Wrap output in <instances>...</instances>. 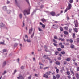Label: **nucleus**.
Wrapping results in <instances>:
<instances>
[{
	"label": "nucleus",
	"instance_id": "nucleus-1",
	"mask_svg": "<svg viewBox=\"0 0 79 79\" xmlns=\"http://www.w3.org/2000/svg\"><path fill=\"white\" fill-rule=\"evenodd\" d=\"M23 13H24L25 16H26V14L29 15L30 14V9L25 10Z\"/></svg>",
	"mask_w": 79,
	"mask_h": 79
},
{
	"label": "nucleus",
	"instance_id": "nucleus-2",
	"mask_svg": "<svg viewBox=\"0 0 79 79\" xmlns=\"http://www.w3.org/2000/svg\"><path fill=\"white\" fill-rule=\"evenodd\" d=\"M74 23L75 24V27H77L78 26V22H77V20H75Z\"/></svg>",
	"mask_w": 79,
	"mask_h": 79
},
{
	"label": "nucleus",
	"instance_id": "nucleus-3",
	"mask_svg": "<svg viewBox=\"0 0 79 79\" xmlns=\"http://www.w3.org/2000/svg\"><path fill=\"white\" fill-rule=\"evenodd\" d=\"M72 7V5L71 3H69L68 5V7H67L68 8L69 10H70L71 7Z\"/></svg>",
	"mask_w": 79,
	"mask_h": 79
},
{
	"label": "nucleus",
	"instance_id": "nucleus-4",
	"mask_svg": "<svg viewBox=\"0 0 79 79\" xmlns=\"http://www.w3.org/2000/svg\"><path fill=\"white\" fill-rule=\"evenodd\" d=\"M18 79H24V78L22 77V75H20L19 77H17Z\"/></svg>",
	"mask_w": 79,
	"mask_h": 79
},
{
	"label": "nucleus",
	"instance_id": "nucleus-5",
	"mask_svg": "<svg viewBox=\"0 0 79 79\" xmlns=\"http://www.w3.org/2000/svg\"><path fill=\"white\" fill-rule=\"evenodd\" d=\"M52 27L54 29H57L58 28V26L56 24L53 25L52 26Z\"/></svg>",
	"mask_w": 79,
	"mask_h": 79
},
{
	"label": "nucleus",
	"instance_id": "nucleus-6",
	"mask_svg": "<svg viewBox=\"0 0 79 79\" xmlns=\"http://www.w3.org/2000/svg\"><path fill=\"white\" fill-rule=\"evenodd\" d=\"M50 14L52 16H55V13L54 12H52L50 13Z\"/></svg>",
	"mask_w": 79,
	"mask_h": 79
},
{
	"label": "nucleus",
	"instance_id": "nucleus-7",
	"mask_svg": "<svg viewBox=\"0 0 79 79\" xmlns=\"http://www.w3.org/2000/svg\"><path fill=\"white\" fill-rule=\"evenodd\" d=\"M32 30H33V28H32V27H31V29L29 30V34H31L32 33Z\"/></svg>",
	"mask_w": 79,
	"mask_h": 79
},
{
	"label": "nucleus",
	"instance_id": "nucleus-8",
	"mask_svg": "<svg viewBox=\"0 0 79 79\" xmlns=\"http://www.w3.org/2000/svg\"><path fill=\"white\" fill-rule=\"evenodd\" d=\"M51 73H52V72L50 71H48V72H46L45 74H47V75H50V74H51Z\"/></svg>",
	"mask_w": 79,
	"mask_h": 79
},
{
	"label": "nucleus",
	"instance_id": "nucleus-9",
	"mask_svg": "<svg viewBox=\"0 0 79 79\" xmlns=\"http://www.w3.org/2000/svg\"><path fill=\"white\" fill-rule=\"evenodd\" d=\"M58 40H61L62 41H64V40H65V39H64L61 38H59L58 39Z\"/></svg>",
	"mask_w": 79,
	"mask_h": 79
},
{
	"label": "nucleus",
	"instance_id": "nucleus-10",
	"mask_svg": "<svg viewBox=\"0 0 79 79\" xmlns=\"http://www.w3.org/2000/svg\"><path fill=\"white\" fill-rule=\"evenodd\" d=\"M73 30L76 33H77V32H78V29L76 28H73Z\"/></svg>",
	"mask_w": 79,
	"mask_h": 79
},
{
	"label": "nucleus",
	"instance_id": "nucleus-11",
	"mask_svg": "<svg viewBox=\"0 0 79 79\" xmlns=\"http://www.w3.org/2000/svg\"><path fill=\"white\" fill-rule=\"evenodd\" d=\"M3 9L4 11H6V10H7V7H6V6H4L3 7Z\"/></svg>",
	"mask_w": 79,
	"mask_h": 79
},
{
	"label": "nucleus",
	"instance_id": "nucleus-12",
	"mask_svg": "<svg viewBox=\"0 0 79 79\" xmlns=\"http://www.w3.org/2000/svg\"><path fill=\"white\" fill-rule=\"evenodd\" d=\"M6 64V61H4L2 65V67H4Z\"/></svg>",
	"mask_w": 79,
	"mask_h": 79
},
{
	"label": "nucleus",
	"instance_id": "nucleus-13",
	"mask_svg": "<svg viewBox=\"0 0 79 79\" xmlns=\"http://www.w3.org/2000/svg\"><path fill=\"white\" fill-rule=\"evenodd\" d=\"M66 61H71V59L69 58H68L65 59Z\"/></svg>",
	"mask_w": 79,
	"mask_h": 79
},
{
	"label": "nucleus",
	"instance_id": "nucleus-14",
	"mask_svg": "<svg viewBox=\"0 0 79 79\" xmlns=\"http://www.w3.org/2000/svg\"><path fill=\"white\" fill-rule=\"evenodd\" d=\"M76 77L77 78V79H78L79 78V74L78 73H77L76 75Z\"/></svg>",
	"mask_w": 79,
	"mask_h": 79
},
{
	"label": "nucleus",
	"instance_id": "nucleus-15",
	"mask_svg": "<svg viewBox=\"0 0 79 79\" xmlns=\"http://www.w3.org/2000/svg\"><path fill=\"white\" fill-rule=\"evenodd\" d=\"M4 25L3 23H0V27H3V26H4Z\"/></svg>",
	"mask_w": 79,
	"mask_h": 79
},
{
	"label": "nucleus",
	"instance_id": "nucleus-16",
	"mask_svg": "<svg viewBox=\"0 0 79 79\" xmlns=\"http://www.w3.org/2000/svg\"><path fill=\"white\" fill-rule=\"evenodd\" d=\"M56 64H57V65H60V63L58 61H56Z\"/></svg>",
	"mask_w": 79,
	"mask_h": 79
},
{
	"label": "nucleus",
	"instance_id": "nucleus-17",
	"mask_svg": "<svg viewBox=\"0 0 79 79\" xmlns=\"http://www.w3.org/2000/svg\"><path fill=\"white\" fill-rule=\"evenodd\" d=\"M60 29V31H63V27H61V26L59 27Z\"/></svg>",
	"mask_w": 79,
	"mask_h": 79
},
{
	"label": "nucleus",
	"instance_id": "nucleus-18",
	"mask_svg": "<svg viewBox=\"0 0 79 79\" xmlns=\"http://www.w3.org/2000/svg\"><path fill=\"white\" fill-rule=\"evenodd\" d=\"M44 77H46V78H48V75L46 74H44Z\"/></svg>",
	"mask_w": 79,
	"mask_h": 79
},
{
	"label": "nucleus",
	"instance_id": "nucleus-19",
	"mask_svg": "<svg viewBox=\"0 0 79 79\" xmlns=\"http://www.w3.org/2000/svg\"><path fill=\"white\" fill-rule=\"evenodd\" d=\"M41 21H42V22H45L46 21V20H45V19L44 18H43L41 19Z\"/></svg>",
	"mask_w": 79,
	"mask_h": 79
},
{
	"label": "nucleus",
	"instance_id": "nucleus-20",
	"mask_svg": "<svg viewBox=\"0 0 79 79\" xmlns=\"http://www.w3.org/2000/svg\"><path fill=\"white\" fill-rule=\"evenodd\" d=\"M34 31H35V29L34 28V30L33 34L31 36V38H32L34 37Z\"/></svg>",
	"mask_w": 79,
	"mask_h": 79
},
{
	"label": "nucleus",
	"instance_id": "nucleus-21",
	"mask_svg": "<svg viewBox=\"0 0 79 79\" xmlns=\"http://www.w3.org/2000/svg\"><path fill=\"white\" fill-rule=\"evenodd\" d=\"M56 77L57 79H59V78H60V75L57 74L56 75Z\"/></svg>",
	"mask_w": 79,
	"mask_h": 79
},
{
	"label": "nucleus",
	"instance_id": "nucleus-22",
	"mask_svg": "<svg viewBox=\"0 0 79 79\" xmlns=\"http://www.w3.org/2000/svg\"><path fill=\"white\" fill-rule=\"evenodd\" d=\"M64 33L65 35H67V34H68V31H64Z\"/></svg>",
	"mask_w": 79,
	"mask_h": 79
},
{
	"label": "nucleus",
	"instance_id": "nucleus-23",
	"mask_svg": "<svg viewBox=\"0 0 79 79\" xmlns=\"http://www.w3.org/2000/svg\"><path fill=\"white\" fill-rule=\"evenodd\" d=\"M61 53L62 55H64L66 53V52L64 51H62L61 52Z\"/></svg>",
	"mask_w": 79,
	"mask_h": 79
},
{
	"label": "nucleus",
	"instance_id": "nucleus-24",
	"mask_svg": "<svg viewBox=\"0 0 79 79\" xmlns=\"http://www.w3.org/2000/svg\"><path fill=\"white\" fill-rule=\"evenodd\" d=\"M69 10L70 9H68V8L67 7L66 10H65L64 13H66V12H67L68 10Z\"/></svg>",
	"mask_w": 79,
	"mask_h": 79
},
{
	"label": "nucleus",
	"instance_id": "nucleus-25",
	"mask_svg": "<svg viewBox=\"0 0 79 79\" xmlns=\"http://www.w3.org/2000/svg\"><path fill=\"white\" fill-rule=\"evenodd\" d=\"M7 13L8 14H10L11 13V10H9L7 11Z\"/></svg>",
	"mask_w": 79,
	"mask_h": 79
},
{
	"label": "nucleus",
	"instance_id": "nucleus-26",
	"mask_svg": "<svg viewBox=\"0 0 79 79\" xmlns=\"http://www.w3.org/2000/svg\"><path fill=\"white\" fill-rule=\"evenodd\" d=\"M69 2L70 3H73V2H74V1H73V0H70L69 1Z\"/></svg>",
	"mask_w": 79,
	"mask_h": 79
},
{
	"label": "nucleus",
	"instance_id": "nucleus-27",
	"mask_svg": "<svg viewBox=\"0 0 79 79\" xmlns=\"http://www.w3.org/2000/svg\"><path fill=\"white\" fill-rule=\"evenodd\" d=\"M57 50L58 51H59V52H61V49L60 48H57Z\"/></svg>",
	"mask_w": 79,
	"mask_h": 79
},
{
	"label": "nucleus",
	"instance_id": "nucleus-28",
	"mask_svg": "<svg viewBox=\"0 0 79 79\" xmlns=\"http://www.w3.org/2000/svg\"><path fill=\"white\" fill-rule=\"evenodd\" d=\"M19 17L20 19H21V18H22V14H19Z\"/></svg>",
	"mask_w": 79,
	"mask_h": 79
},
{
	"label": "nucleus",
	"instance_id": "nucleus-29",
	"mask_svg": "<svg viewBox=\"0 0 79 79\" xmlns=\"http://www.w3.org/2000/svg\"><path fill=\"white\" fill-rule=\"evenodd\" d=\"M26 41L28 42H31V40L30 39H27L26 40Z\"/></svg>",
	"mask_w": 79,
	"mask_h": 79
},
{
	"label": "nucleus",
	"instance_id": "nucleus-30",
	"mask_svg": "<svg viewBox=\"0 0 79 79\" xmlns=\"http://www.w3.org/2000/svg\"><path fill=\"white\" fill-rule=\"evenodd\" d=\"M42 27H43V29H45V25L44 24H43L42 25Z\"/></svg>",
	"mask_w": 79,
	"mask_h": 79
},
{
	"label": "nucleus",
	"instance_id": "nucleus-31",
	"mask_svg": "<svg viewBox=\"0 0 79 79\" xmlns=\"http://www.w3.org/2000/svg\"><path fill=\"white\" fill-rule=\"evenodd\" d=\"M72 30H73V29H71V28H70V29H69V32L70 33H71V31H72Z\"/></svg>",
	"mask_w": 79,
	"mask_h": 79
},
{
	"label": "nucleus",
	"instance_id": "nucleus-32",
	"mask_svg": "<svg viewBox=\"0 0 79 79\" xmlns=\"http://www.w3.org/2000/svg\"><path fill=\"white\" fill-rule=\"evenodd\" d=\"M6 71H5L4 73H2V75H4L5 74H6Z\"/></svg>",
	"mask_w": 79,
	"mask_h": 79
},
{
	"label": "nucleus",
	"instance_id": "nucleus-33",
	"mask_svg": "<svg viewBox=\"0 0 79 79\" xmlns=\"http://www.w3.org/2000/svg\"><path fill=\"white\" fill-rule=\"evenodd\" d=\"M53 42H54V43H56V44H57V41L56 40H55V39L53 40Z\"/></svg>",
	"mask_w": 79,
	"mask_h": 79
},
{
	"label": "nucleus",
	"instance_id": "nucleus-34",
	"mask_svg": "<svg viewBox=\"0 0 79 79\" xmlns=\"http://www.w3.org/2000/svg\"><path fill=\"white\" fill-rule=\"evenodd\" d=\"M48 67H46L44 68L43 69H44V70H45V69H48Z\"/></svg>",
	"mask_w": 79,
	"mask_h": 79
},
{
	"label": "nucleus",
	"instance_id": "nucleus-35",
	"mask_svg": "<svg viewBox=\"0 0 79 79\" xmlns=\"http://www.w3.org/2000/svg\"><path fill=\"white\" fill-rule=\"evenodd\" d=\"M71 47L72 48H74V46L73 45H72L71 46Z\"/></svg>",
	"mask_w": 79,
	"mask_h": 79
},
{
	"label": "nucleus",
	"instance_id": "nucleus-36",
	"mask_svg": "<svg viewBox=\"0 0 79 79\" xmlns=\"http://www.w3.org/2000/svg\"><path fill=\"white\" fill-rule=\"evenodd\" d=\"M64 28L66 30H68V27L65 26L64 27Z\"/></svg>",
	"mask_w": 79,
	"mask_h": 79
},
{
	"label": "nucleus",
	"instance_id": "nucleus-37",
	"mask_svg": "<svg viewBox=\"0 0 79 79\" xmlns=\"http://www.w3.org/2000/svg\"><path fill=\"white\" fill-rule=\"evenodd\" d=\"M17 45H18V44H17V43H15V44L14 47H16Z\"/></svg>",
	"mask_w": 79,
	"mask_h": 79
},
{
	"label": "nucleus",
	"instance_id": "nucleus-38",
	"mask_svg": "<svg viewBox=\"0 0 79 79\" xmlns=\"http://www.w3.org/2000/svg\"><path fill=\"white\" fill-rule=\"evenodd\" d=\"M58 53H59V52H58V51L56 52L55 53V55H58Z\"/></svg>",
	"mask_w": 79,
	"mask_h": 79
},
{
	"label": "nucleus",
	"instance_id": "nucleus-39",
	"mask_svg": "<svg viewBox=\"0 0 79 79\" xmlns=\"http://www.w3.org/2000/svg\"><path fill=\"white\" fill-rule=\"evenodd\" d=\"M0 44H1L2 45H4L5 43H4V42H0Z\"/></svg>",
	"mask_w": 79,
	"mask_h": 79
},
{
	"label": "nucleus",
	"instance_id": "nucleus-40",
	"mask_svg": "<svg viewBox=\"0 0 79 79\" xmlns=\"http://www.w3.org/2000/svg\"><path fill=\"white\" fill-rule=\"evenodd\" d=\"M77 71H79V67H77Z\"/></svg>",
	"mask_w": 79,
	"mask_h": 79
},
{
	"label": "nucleus",
	"instance_id": "nucleus-41",
	"mask_svg": "<svg viewBox=\"0 0 79 79\" xmlns=\"http://www.w3.org/2000/svg\"><path fill=\"white\" fill-rule=\"evenodd\" d=\"M72 35H73V38H75V33H73Z\"/></svg>",
	"mask_w": 79,
	"mask_h": 79
},
{
	"label": "nucleus",
	"instance_id": "nucleus-42",
	"mask_svg": "<svg viewBox=\"0 0 79 79\" xmlns=\"http://www.w3.org/2000/svg\"><path fill=\"white\" fill-rule=\"evenodd\" d=\"M66 73H67V74L68 75H70V72H69V71H67Z\"/></svg>",
	"mask_w": 79,
	"mask_h": 79
},
{
	"label": "nucleus",
	"instance_id": "nucleus-43",
	"mask_svg": "<svg viewBox=\"0 0 79 79\" xmlns=\"http://www.w3.org/2000/svg\"><path fill=\"white\" fill-rule=\"evenodd\" d=\"M38 30H39V31H43L42 30V29H41L40 28H38Z\"/></svg>",
	"mask_w": 79,
	"mask_h": 79
},
{
	"label": "nucleus",
	"instance_id": "nucleus-44",
	"mask_svg": "<svg viewBox=\"0 0 79 79\" xmlns=\"http://www.w3.org/2000/svg\"><path fill=\"white\" fill-rule=\"evenodd\" d=\"M46 59H47V60H48L49 61H50L51 60V59L49 57H47L46 58Z\"/></svg>",
	"mask_w": 79,
	"mask_h": 79
},
{
	"label": "nucleus",
	"instance_id": "nucleus-45",
	"mask_svg": "<svg viewBox=\"0 0 79 79\" xmlns=\"http://www.w3.org/2000/svg\"><path fill=\"white\" fill-rule=\"evenodd\" d=\"M31 77H32V76L30 75L28 78V79H31Z\"/></svg>",
	"mask_w": 79,
	"mask_h": 79
},
{
	"label": "nucleus",
	"instance_id": "nucleus-46",
	"mask_svg": "<svg viewBox=\"0 0 79 79\" xmlns=\"http://www.w3.org/2000/svg\"><path fill=\"white\" fill-rule=\"evenodd\" d=\"M17 72V70H15L13 73L14 74H15V73H16Z\"/></svg>",
	"mask_w": 79,
	"mask_h": 79
},
{
	"label": "nucleus",
	"instance_id": "nucleus-47",
	"mask_svg": "<svg viewBox=\"0 0 79 79\" xmlns=\"http://www.w3.org/2000/svg\"><path fill=\"white\" fill-rule=\"evenodd\" d=\"M54 38L55 39H56V40H57V39H58V37H57V36H55L54 37Z\"/></svg>",
	"mask_w": 79,
	"mask_h": 79
},
{
	"label": "nucleus",
	"instance_id": "nucleus-48",
	"mask_svg": "<svg viewBox=\"0 0 79 79\" xmlns=\"http://www.w3.org/2000/svg\"><path fill=\"white\" fill-rule=\"evenodd\" d=\"M69 41L70 42H71V43H73V42L72 39H70Z\"/></svg>",
	"mask_w": 79,
	"mask_h": 79
},
{
	"label": "nucleus",
	"instance_id": "nucleus-49",
	"mask_svg": "<svg viewBox=\"0 0 79 79\" xmlns=\"http://www.w3.org/2000/svg\"><path fill=\"white\" fill-rule=\"evenodd\" d=\"M70 71L72 74H73L74 75V72H73V71L72 70H70Z\"/></svg>",
	"mask_w": 79,
	"mask_h": 79
},
{
	"label": "nucleus",
	"instance_id": "nucleus-50",
	"mask_svg": "<svg viewBox=\"0 0 79 79\" xmlns=\"http://www.w3.org/2000/svg\"><path fill=\"white\" fill-rule=\"evenodd\" d=\"M23 25L22 26V27H23L25 26L24 23V22H23Z\"/></svg>",
	"mask_w": 79,
	"mask_h": 79
},
{
	"label": "nucleus",
	"instance_id": "nucleus-51",
	"mask_svg": "<svg viewBox=\"0 0 79 79\" xmlns=\"http://www.w3.org/2000/svg\"><path fill=\"white\" fill-rule=\"evenodd\" d=\"M44 8V5H41L40 6V8Z\"/></svg>",
	"mask_w": 79,
	"mask_h": 79
},
{
	"label": "nucleus",
	"instance_id": "nucleus-52",
	"mask_svg": "<svg viewBox=\"0 0 79 79\" xmlns=\"http://www.w3.org/2000/svg\"><path fill=\"white\" fill-rule=\"evenodd\" d=\"M61 48H64V45H62L61 46Z\"/></svg>",
	"mask_w": 79,
	"mask_h": 79
},
{
	"label": "nucleus",
	"instance_id": "nucleus-53",
	"mask_svg": "<svg viewBox=\"0 0 79 79\" xmlns=\"http://www.w3.org/2000/svg\"><path fill=\"white\" fill-rule=\"evenodd\" d=\"M53 44L54 46H55L56 47L57 46V44H55V43H53Z\"/></svg>",
	"mask_w": 79,
	"mask_h": 79
},
{
	"label": "nucleus",
	"instance_id": "nucleus-54",
	"mask_svg": "<svg viewBox=\"0 0 79 79\" xmlns=\"http://www.w3.org/2000/svg\"><path fill=\"white\" fill-rule=\"evenodd\" d=\"M48 55H44V58H46V57H48Z\"/></svg>",
	"mask_w": 79,
	"mask_h": 79
},
{
	"label": "nucleus",
	"instance_id": "nucleus-55",
	"mask_svg": "<svg viewBox=\"0 0 79 79\" xmlns=\"http://www.w3.org/2000/svg\"><path fill=\"white\" fill-rule=\"evenodd\" d=\"M66 63H67V62H66V61L64 62V64L65 65L66 64Z\"/></svg>",
	"mask_w": 79,
	"mask_h": 79
},
{
	"label": "nucleus",
	"instance_id": "nucleus-56",
	"mask_svg": "<svg viewBox=\"0 0 79 79\" xmlns=\"http://www.w3.org/2000/svg\"><path fill=\"white\" fill-rule=\"evenodd\" d=\"M26 1L28 4L29 5V0H26Z\"/></svg>",
	"mask_w": 79,
	"mask_h": 79
},
{
	"label": "nucleus",
	"instance_id": "nucleus-57",
	"mask_svg": "<svg viewBox=\"0 0 79 79\" xmlns=\"http://www.w3.org/2000/svg\"><path fill=\"white\" fill-rule=\"evenodd\" d=\"M56 71L57 72V73H58V72H59V69H57L56 70Z\"/></svg>",
	"mask_w": 79,
	"mask_h": 79
},
{
	"label": "nucleus",
	"instance_id": "nucleus-58",
	"mask_svg": "<svg viewBox=\"0 0 79 79\" xmlns=\"http://www.w3.org/2000/svg\"><path fill=\"white\" fill-rule=\"evenodd\" d=\"M64 67H62L61 71H64Z\"/></svg>",
	"mask_w": 79,
	"mask_h": 79
},
{
	"label": "nucleus",
	"instance_id": "nucleus-59",
	"mask_svg": "<svg viewBox=\"0 0 79 79\" xmlns=\"http://www.w3.org/2000/svg\"><path fill=\"white\" fill-rule=\"evenodd\" d=\"M53 79H56V77L54 75L53 76Z\"/></svg>",
	"mask_w": 79,
	"mask_h": 79
},
{
	"label": "nucleus",
	"instance_id": "nucleus-60",
	"mask_svg": "<svg viewBox=\"0 0 79 79\" xmlns=\"http://www.w3.org/2000/svg\"><path fill=\"white\" fill-rule=\"evenodd\" d=\"M58 59L59 60H61V58L59 57L58 58Z\"/></svg>",
	"mask_w": 79,
	"mask_h": 79
},
{
	"label": "nucleus",
	"instance_id": "nucleus-61",
	"mask_svg": "<svg viewBox=\"0 0 79 79\" xmlns=\"http://www.w3.org/2000/svg\"><path fill=\"white\" fill-rule=\"evenodd\" d=\"M3 52H6V49H3Z\"/></svg>",
	"mask_w": 79,
	"mask_h": 79
},
{
	"label": "nucleus",
	"instance_id": "nucleus-62",
	"mask_svg": "<svg viewBox=\"0 0 79 79\" xmlns=\"http://www.w3.org/2000/svg\"><path fill=\"white\" fill-rule=\"evenodd\" d=\"M62 45V43H60L59 44V45H61V46Z\"/></svg>",
	"mask_w": 79,
	"mask_h": 79
},
{
	"label": "nucleus",
	"instance_id": "nucleus-63",
	"mask_svg": "<svg viewBox=\"0 0 79 79\" xmlns=\"http://www.w3.org/2000/svg\"><path fill=\"white\" fill-rule=\"evenodd\" d=\"M67 77H68V78L69 79H71V76H67Z\"/></svg>",
	"mask_w": 79,
	"mask_h": 79
},
{
	"label": "nucleus",
	"instance_id": "nucleus-64",
	"mask_svg": "<svg viewBox=\"0 0 79 79\" xmlns=\"http://www.w3.org/2000/svg\"><path fill=\"white\" fill-rule=\"evenodd\" d=\"M24 66H22V67H21V69H24Z\"/></svg>",
	"mask_w": 79,
	"mask_h": 79
}]
</instances>
